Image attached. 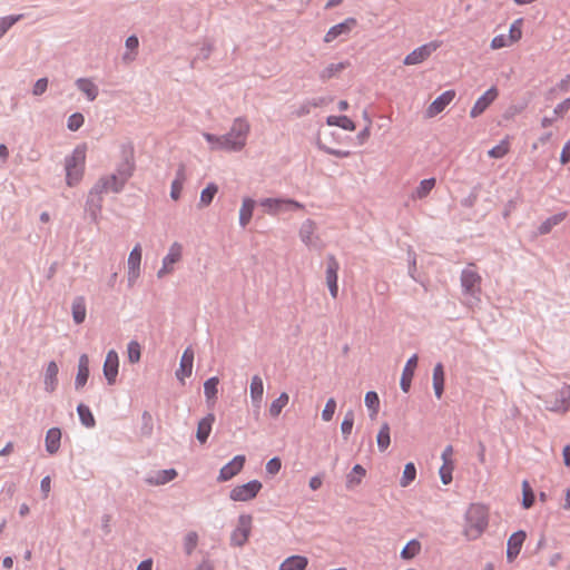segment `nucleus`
<instances>
[{
  "label": "nucleus",
  "mask_w": 570,
  "mask_h": 570,
  "mask_svg": "<svg viewBox=\"0 0 570 570\" xmlns=\"http://www.w3.org/2000/svg\"><path fill=\"white\" fill-rule=\"evenodd\" d=\"M463 304L470 308L476 307L481 302L482 277L476 272L474 264H469L460 275Z\"/></svg>",
  "instance_id": "obj_1"
},
{
  "label": "nucleus",
  "mask_w": 570,
  "mask_h": 570,
  "mask_svg": "<svg viewBox=\"0 0 570 570\" xmlns=\"http://www.w3.org/2000/svg\"><path fill=\"white\" fill-rule=\"evenodd\" d=\"M126 181H124L115 171L111 175L101 177L91 188L87 205L89 206L91 214L95 216L96 212L101 208V194L107 191L119 193L122 190Z\"/></svg>",
  "instance_id": "obj_2"
},
{
  "label": "nucleus",
  "mask_w": 570,
  "mask_h": 570,
  "mask_svg": "<svg viewBox=\"0 0 570 570\" xmlns=\"http://www.w3.org/2000/svg\"><path fill=\"white\" fill-rule=\"evenodd\" d=\"M489 524L488 510L482 504H471L465 512L463 534L468 540H476Z\"/></svg>",
  "instance_id": "obj_3"
},
{
  "label": "nucleus",
  "mask_w": 570,
  "mask_h": 570,
  "mask_svg": "<svg viewBox=\"0 0 570 570\" xmlns=\"http://www.w3.org/2000/svg\"><path fill=\"white\" fill-rule=\"evenodd\" d=\"M86 148L78 145L71 155L65 158L66 183L73 187L80 183L85 173Z\"/></svg>",
  "instance_id": "obj_4"
},
{
  "label": "nucleus",
  "mask_w": 570,
  "mask_h": 570,
  "mask_svg": "<svg viewBox=\"0 0 570 570\" xmlns=\"http://www.w3.org/2000/svg\"><path fill=\"white\" fill-rule=\"evenodd\" d=\"M546 409L551 412L566 413L570 410V385H563L554 394L543 400Z\"/></svg>",
  "instance_id": "obj_5"
},
{
  "label": "nucleus",
  "mask_w": 570,
  "mask_h": 570,
  "mask_svg": "<svg viewBox=\"0 0 570 570\" xmlns=\"http://www.w3.org/2000/svg\"><path fill=\"white\" fill-rule=\"evenodd\" d=\"M259 205L268 215H278L279 213L304 208L303 204L286 198H263L259 200Z\"/></svg>",
  "instance_id": "obj_6"
},
{
  "label": "nucleus",
  "mask_w": 570,
  "mask_h": 570,
  "mask_svg": "<svg viewBox=\"0 0 570 570\" xmlns=\"http://www.w3.org/2000/svg\"><path fill=\"white\" fill-rule=\"evenodd\" d=\"M252 531V515L240 514L238 517L237 527L230 534V544L234 547H243L247 542Z\"/></svg>",
  "instance_id": "obj_7"
},
{
  "label": "nucleus",
  "mask_w": 570,
  "mask_h": 570,
  "mask_svg": "<svg viewBox=\"0 0 570 570\" xmlns=\"http://www.w3.org/2000/svg\"><path fill=\"white\" fill-rule=\"evenodd\" d=\"M316 223L312 219H306L299 227V238L308 247L314 249H322L323 244L316 234Z\"/></svg>",
  "instance_id": "obj_8"
},
{
  "label": "nucleus",
  "mask_w": 570,
  "mask_h": 570,
  "mask_svg": "<svg viewBox=\"0 0 570 570\" xmlns=\"http://www.w3.org/2000/svg\"><path fill=\"white\" fill-rule=\"evenodd\" d=\"M262 487L263 485L259 481L252 480L245 484L235 487L230 491L229 498L233 501H240V502L249 501L258 494Z\"/></svg>",
  "instance_id": "obj_9"
},
{
  "label": "nucleus",
  "mask_w": 570,
  "mask_h": 570,
  "mask_svg": "<svg viewBox=\"0 0 570 570\" xmlns=\"http://www.w3.org/2000/svg\"><path fill=\"white\" fill-rule=\"evenodd\" d=\"M441 47L440 41H431L428 42L416 49H414L412 52H410L405 59L404 65L412 66V65H419L426 60L434 51H436Z\"/></svg>",
  "instance_id": "obj_10"
},
{
  "label": "nucleus",
  "mask_w": 570,
  "mask_h": 570,
  "mask_svg": "<svg viewBox=\"0 0 570 570\" xmlns=\"http://www.w3.org/2000/svg\"><path fill=\"white\" fill-rule=\"evenodd\" d=\"M455 90L450 89L438 96L425 109V118L431 119L440 115L454 100Z\"/></svg>",
  "instance_id": "obj_11"
},
{
  "label": "nucleus",
  "mask_w": 570,
  "mask_h": 570,
  "mask_svg": "<svg viewBox=\"0 0 570 570\" xmlns=\"http://www.w3.org/2000/svg\"><path fill=\"white\" fill-rule=\"evenodd\" d=\"M183 254V246L175 242L170 245L167 255L163 258V266L157 272V277L163 278L165 275L174 271V264L180 261Z\"/></svg>",
  "instance_id": "obj_12"
},
{
  "label": "nucleus",
  "mask_w": 570,
  "mask_h": 570,
  "mask_svg": "<svg viewBox=\"0 0 570 570\" xmlns=\"http://www.w3.org/2000/svg\"><path fill=\"white\" fill-rule=\"evenodd\" d=\"M140 264H141V246L137 244L128 256V271H127V279L128 285L131 287L138 279L140 275Z\"/></svg>",
  "instance_id": "obj_13"
},
{
  "label": "nucleus",
  "mask_w": 570,
  "mask_h": 570,
  "mask_svg": "<svg viewBox=\"0 0 570 570\" xmlns=\"http://www.w3.org/2000/svg\"><path fill=\"white\" fill-rule=\"evenodd\" d=\"M499 90L497 87H491L488 89L478 100L474 102L473 107L470 110V117L476 118L482 115L487 108L498 98Z\"/></svg>",
  "instance_id": "obj_14"
},
{
  "label": "nucleus",
  "mask_w": 570,
  "mask_h": 570,
  "mask_svg": "<svg viewBox=\"0 0 570 570\" xmlns=\"http://www.w3.org/2000/svg\"><path fill=\"white\" fill-rule=\"evenodd\" d=\"M119 368V357L115 350H110L105 358L104 363V375L109 385H114L117 380Z\"/></svg>",
  "instance_id": "obj_15"
},
{
  "label": "nucleus",
  "mask_w": 570,
  "mask_h": 570,
  "mask_svg": "<svg viewBox=\"0 0 570 570\" xmlns=\"http://www.w3.org/2000/svg\"><path fill=\"white\" fill-rule=\"evenodd\" d=\"M357 24L355 18H347L343 22L337 23L330 28L324 37V41L330 43L337 39L340 36H347Z\"/></svg>",
  "instance_id": "obj_16"
},
{
  "label": "nucleus",
  "mask_w": 570,
  "mask_h": 570,
  "mask_svg": "<svg viewBox=\"0 0 570 570\" xmlns=\"http://www.w3.org/2000/svg\"><path fill=\"white\" fill-rule=\"evenodd\" d=\"M194 350L188 346L180 358L179 368L176 371V377L184 383L186 377H189L193 373V364H194Z\"/></svg>",
  "instance_id": "obj_17"
},
{
  "label": "nucleus",
  "mask_w": 570,
  "mask_h": 570,
  "mask_svg": "<svg viewBox=\"0 0 570 570\" xmlns=\"http://www.w3.org/2000/svg\"><path fill=\"white\" fill-rule=\"evenodd\" d=\"M177 476V471L175 469H166V470H158L148 473L144 481L148 485H164L171 480H174Z\"/></svg>",
  "instance_id": "obj_18"
},
{
  "label": "nucleus",
  "mask_w": 570,
  "mask_h": 570,
  "mask_svg": "<svg viewBox=\"0 0 570 570\" xmlns=\"http://www.w3.org/2000/svg\"><path fill=\"white\" fill-rule=\"evenodd\" d=\"M525 537L527 534L523 530H519L510 535L507 543V559L509 562H512L520 553Z\"/></svg>",
  "instance_id": "obj_19"
},
{
  "label": "nucleus",
  "mask_w": 570,
  "mask_h": 570,
  "mask_svg": "<svg viewBox=\"0 0 570 570\" xmlns=\"http://www.w3.org/2000/svg\"><path fill=\"white\" fill-rule=\"evenodd\" d=\"M245 455H236L234 459L225 464L218 475L219 481H228L234 478L244 466Z\"/></svg>",
  "instance_id": "obj_20"
},
{
  "label": "nucleus",
  "mask_w": 570,
  "mask_h": 570,
  "mask_svg": "<svg viewBox=\"0 0 570 570\" xmlns=\"http://www.w3.org/2000/svg\"><path fill=\"white\" fill-rule=\"evenodd\" d=\"M249 391H250L252 404L255 409L256 414H258L259 410L262 407L263 394H264V383L259 375H254L252 377Z\"/></svg>",
  "instance_id": "obj_21"
},
{
  "label": "nucleus",
  "mask_w": 570,
  "mask_h": 570,
  "mask_svg": "<svg viewBox=\"0 0 570 570\" xmlns=\"http://www.w3.org/2000/svg\"><path fill=\"white\" fill-rule=\"evenodd\" d=\"M58 364L55 361H50L43 374V385L46 392L52 393L56 391L58 386Z\"/></svg>",
  "instance_id": "obj_22"
},
{
  "label": "nucleus",
  "mask_w": 570,
  "mask_h": 570,
  "mask_svg": "<svg viewBox=\"0 0 570 570\" xmlns=\"http://www.w3.org/2000/svg\"><path fill=\"white\" fill-rule=\"evenodd\" d=\"M89 377V357L87 354H81L78 360V371L75 380V389L81 390Z\"/></svg>",
  "instance_id": "obj_23"
},
{
  "label": "nucleus",
  "mask_w": 570,
  "mask_h": 570,
  "mask_svg": "<svg viewBox=\"0 0 570 570\" xmlns=\"http://www.w3.org/2000/svg\"><path fill=\"white\" fill-rule=\"evenodd\" d=\"M416 366H417V355L414 354L407 360V362L403 368L402 376H401L400 385H401L402 391L405 393L409 392V390L411 387V382H412V379L414 375V370Z\"/></svg>",
  "instance_id": "obj_24"
},
{
  "label": "nucleus",
  "mask_w": 570,
  "mask_h": 570,
  "mask_svg": "<svg viewBox=\"0 0 570 570\" xmlns=\"http://www.w3.org/2000/svg\"><path fill=\"white\" fill-rule=\"evenodd\" d=\"M214 422L215 415L213 413H208L198 422L196 438L202 444H204L207 441L212 432Z\"/></svg>",
  "instance_id": "obj_25"
},
{
  "label": "nucleus",
  "mask_w": 570,
  "mask_h": 570,
  "mask_svg": "<svg viewBox=\"0 0 570 570\" xmlns=\"http://www.w3.org/2000/svg\"><path fill=\"white\" fill-rule=\"evenodd\" d=\"M61 431L58 428H51L47 431L45 443L46 451L49 454H55L60 449Z\"/></svg>",
  "instance_id": "obj_26"
},
{
  "label": "nucleus",
  "mask_w": 570,
  "mask_h": 570,
  "mask_svg": "<svg viewBox=\"0 0 570 570\" xmlns=\"http://www.w3.org/2000/svg\"><path fill=\"white\" fill-rule=\"evenodd\" d=\"M72 320L76 324H81L86 320L87 307L83 296H76L71 304Z\"/></svg>",
  "instance_id": "obj_27"
},
{
  "label": "nucleus",
  "mask_w": 570,
  "mask_h": 570,
  "mask_svg": "<svg viewBox=\"0 0 570 570\" xmlns=\"http://www.w3.org/2000/svg\"><path fill=\"white\" fill-rule=\"evenodd\" d=\"M308 559L304 556H291L286 558L279 566V570H305Z\"/></svg>",
  "instance_id": "obj_28"
},
{
  "label": "nucleus",
  "mask_w": 570,
  "mask_h": 570,
  "mask_svg": "<svg viewBox=\"0 0 570 570\" xmlns=\"http://www.w3.org/2000/svg\"><path fill=\"white\" fill-rule=\"evenodd\" d=\"M255 200L249 198V197H245L243 199V203H242V206H240V209H239V225L245 228L252 217H253V212H254V208H255Z\"/></svg>",
  "instance_id": "obj_29"
},
{
  "label": "nucleus",
  "mask_w": 570,
  "mask_h": 570,
  "mask_svg": "<svg viewBox=\"0 0 570 570\" xmlns=\"http://www.w3.org/2000/svg\"><path fill=\"white\" fill-rule=\"evenodd\" d=\"M248 131H249L248 122L244 119H236L230 129L229 138L227 139V142H233V140L245 138Z\"/></svg>",
  "instance_id": "obj_30"
},
{
  "label": "nucleus",
  "mask_w": 570,
  "mask_h": 570,
  "mask_svg": "<svg viewBox=\"0 0 570 570\" xmlns=\"http://www.w3.org/2000/svg\"><path fill=\"white\" fill-rule=\"evenodd\" d=\"M433 390L435 396L441 399L444 391V368L441 363L435 364L433 368Z\"/></svg>",
  "instance_id": "obj_31"
},
{
  "label": "nucleus",
  "mask_w": 570,
  "mask_h": 570,
  "mask_svg": "<svg viewBox=\"0 0 570 570\" xmlns=\"http://www.w3.org/2000/svg\"><path fill=\"white\" fill-rule=\"evenodd\" d=\"M567 217V213L566 212H561V213H558L556 215H552L550 217H548L544 222L541 223V225L539 226L538 228V233L540 235H547L549 234L552 228L557 225H559L560 223H562L564 220V218Z\"/></svg>",
  "instance_id": "obj_32"
},
{
  "label": "nucleus",
  "mask_w": 570,
  "mask_h": 570,
  "mask_svg": "<svg viewBox=\"0 0 570 570\" xmlns=\"http://www.w3.org/2000/svg\"><path fill=\"white\" fill-rule=\"evenodd\" d=\"M76 85L78 89L87 97L88 100L92 101L97 98L98 88L90 79L79 78L76 81Z\"/></svg>",
  "instance_id": "obj_33"
},
{
  "label": "nucleus",
  "mask_w": 570,
  "mask_h": 570,
  "mask_svg": "<svg viewBox=\"0 0 570 570\" xmlns=\"http://www.w3.org/2000/svg\"><path fill=\"white\" fill-rule=\"evenodd\" d=\"M134 169L135 163L132 160V153L130 151V155H127L125 160L118 165L116 173L124 181L127 183V180L131 177Z\"/></svg>",
  "instance_id": "obj_34"
},
{
  "label": "nucleus",
  "mask_w": 570,
  "mask_h": 570,
  "mask_svg": "<svg viewBox=\"0 0 570 570\" xmlns=\"http://www.w3.org/2000/svg\"><path fill=\"white\" fill-rule=\"evenodd\" d=\"M435 186V178L423 179L412 193L413 199H422L426 197Z\"/></svg>",
  "instance_id": "obj_35"
},
{
  "label": "nucleus",
  "mask_w": 570,
  "mask_h": 570,
  "mask_svg": "<svg viewBox=\"0 0 570 570\" xmlns=\"http://www.w3.org/2000/svg\"><path fill=\"white\" fill-rule=\"evenodd\" d=\"M366 471L361 464H355L346 476V487L354 488L358 485L364 478Z\"/></svg>",
  "instance_id": "obj_36"
},
{
  "label": "nucleus",
  "mask_w": 570,
  "mask_h": 570,
  "mask_svg": "<svg viewBox=\"0 0 570 570\" xmlns=\"http://www.w3.org/2000/svg\"><path fill=\"white\" fill-rule=\"evenodd\" d=\"M376 443L381 452H384L390 446L391 435L389 423L385 422L381 425V429L376 435Z\"/></svg>",
  "instance_id": "obj_37"
},
{
  "label": "nucleus",
  "mask_w": 570,
  "mask_h": 570,
  "mask_svg": "<svg viewBox=\"0 0 570 570\" xmlns=\"http://www.w3.org/2000/svg\"><path fill=\"white\" fill-rule=\"evenodd\" d=\"M218 384H219V379L217 376L209 377L207 381H205L204 394H205L207 403H210V402L214 403L217 392H218V389H217Z\"/></svg>",
  "instance_id": "obj_38"
},
{
  "label": "nucleus",
  "mask_w": 570,
  "mask_h": 570,
  "mask_svg": "<svg viewBox=\"0 0 570 570\" xmlns=\"http://www.w3.org/2000/svg\"><path fill=\"white\" fill-rule=\"evenodd\" d=\"M288 394L286 392L281 393L279 396L271 403L268 409L269 415L272 417H277L282 410L288 404Z\"/></svg>",
  "instance_id": "obj_39"
},
{
  "label": "nucleus",
  "mask_w": 570,
  "mask_h": 570,
  "mask_svg": "<svg viewBox=\"0 0 570 570\" xmlns=\"http://www.w3.org/2000/svg\"><path fill=\"white\" fill-rule=\"evenodd\" d=\"M365 405L370 411V417L374 420L380 410V399L376 392L370 391L365 394Z\"/></svg>",
  "instance_id": "obj_40"
},
{
  "label": "nucleus",
  "mask_w": 570,
  "mask_h": 570,
  "mask_svg": "<svg viewBox=\"0 0 570 570\" xmlns=\"http://www.w3.org/2000/svg\"><path fill=\"white\" fill-rule=\"evenodd\" d=\"M77 413L81 424L88 429H91L96 425V420L90 411V409L85 404H79L77 406Z\"/></svg>",
  "instance_id": "obj_41"
},
{
  "label": "nucleus",
  "mask_w": 570,
  "mask_h": 570,
  "mask_svg": "<svg viewBox=\"0 0 570 570\" xmlns=\"http://www.w3.org/2000/svg\"><path fill=\"white\" fill-rule=\"evenodd\" d=\"M340 264L333 255L327 256L326 262V283L337 282V272Z\"/></svg>",
  "instance_id": "obj_42"
},
{
  "label": "nucleus",
  "mask_w": 570,
  "mask_h": 570,
  "mask_svg": "<svg viewBox=\"0 0 570 570\" xmlns=\"http://www.w3.org/2000/svg\"><path fill=\"white\" fill-rule=\"evenodd\" d=\"M421 551V543L413 539L406 543L401 551V558L404 560L413 559Z\"/></svg>",
  "instance_id": "obj_43"
},
{
  "label": "nucleus",
  "mask_w": 570,
  "mask_h": 570,
  "mask_svg": "<svg viewBox=\"0 0 570 570\" xmlns=\"http://www.w3.org/2000/svg\"><path fill=\"white\" fill-rule=\"evenodd\" d=\"M346 67L347 62L331 63L321 72V78L323 80L331 79L341 73Z\"/></svg>",
  "instance_id": "obj_44"
},
{
  "label": "nucleus",
  "mask_w": 570,
  "mask_h": 570,
  "mask_svg": "<svg viewBox=\"0 0 570 570\" xmlns=\"http://www.w3.org/2000/svg\"><path fill=\"white\" fill-rule=\"evenodd\" d=\"M416 469L414 463L409 462L405 464L402 478L400 479V485L406 488L411 482L415 480Z\"/></svg>",
  "instance_id": "obj_45"
},
{
  "label": "nucleus",
  "mask_w": 570,
  "mask_h": 570,
  "mask_svg": "<svg viewBox=\"0 0 570 570\" xmlns=\"http://www.w3.org/2000/svg\"><path fill=\"white\" fill-rule=\"evenodd\" d=\"M523 19L519 18L512 22L509 29V40L512 45L517 43L522 38Z\"/></svg>",
  "instance_id": "obj_46"
},
{
  "label": "nucleus",
  "mask_w": 570,
  "mask_h": 570,
  "mask_svg": "<svg viewBox=\"0 0 570 570\" xmlns=\"http://www.w3.org/2000/svg\"><path fill=\"white\" fill-rule=\"evenodd\" d=\"M327 124L331 126H338L346 130H354L353 121L346 116H330Z\"/></svg>",
  "instance_id": "obj_47"
},
{
  "label": "nucleus",
  "mask_w": 570,
  "mask_h": 570,
  "mask_svg": "<svg viewBox=\"0 0 570 570\" xmlns=\"http://www.w3.org/2000/svg\"><path fill=\"white\" fill-rule=\"evenodd\" d=\"M353 425H354V411L353 410H348L345 413L344 419H343V421L341 423V431H342V434H343L345 440L351 434V432L353 430Z\"/></svg>",
  "instance_id": "obj_48"
},
{
  "label": "nucleus",
  "mask_w": 570,
  "mask_h": 570,
  "mask_svg": "<svg viewBox=\"0 0 570 570\" xmlns=\"http://www.w3.org/2000/svg\"><path fill=\"white\" fill-rule=\"evenodd\" d=\"M127 353L130 363H138L141 357V348L139 343L137 341H130L127 345Z\"/></svg>",
  "instance_id": "obj_49"
},
{
  "label": "nucleus",
  "mask_w": 570,
  "mask_h": 570,
  "mask_svg": "<svg viewBox=\"0 0 570 570\" xmlns=\"http://www.w3.org/2000/svg\"><path fill=\"white\" fill-rule=\"evenodd\" d=\"M522 505L524 509H529L534 503V494L528 481L522 482Z\"/></svg>",
  "instance_id": "obj_50"
},
{
  "label": "nucleus",
  "mask_w": 570,
  "mask_h": 570,
  "mask_svg": "<svg viewBox=\"0 0 570 570\" xmlns=\"http://www.w3.org/2000/svg\"><path fill=\"white\" fill-rule=\"evenodd\" d=\"M22 14L7 16L0 18V38L18 21L22 19Z\"/></svg>",
  "instance_id": "obj_51"
},
{
  "label": "nucleus",
  "mask_w": 570,
  "mask_h": 570,
  "mask_svg": "<svg viewBox=\"0 0 570 570\" xmlns=\"http://www.w3.org/2000/svg\"><path fill=\"white\" fill-rule=\"evenodd\" d=\"M217 191L218 187L213 183L209 184L200 194V205L208 206L213 202Z\"/></svg>",
  "instance_id": "obj_52"
},
{
  "label": "nucleus",
  "mask_w": 570,
  "mask_h": 570,
  "mask_svg": "<svg viewBox=\"0 0 570 570\" xmlns=\"http://www.w3.org/2000/svg\"><path fill=\"white\" fill-rule=\"evenodd\" d=\"M198 543V534L194 531H190L186 534L184 539V550L187 556H190L196 549Z\"/></svg>",
  "instance_id": "obj_53"
},
{
  "label": "nucleus",
  "mask_w": 570,
  "mask_h": 570,
  "mask_svg": "<svg viewBox=\"0 0 570 570\" xmlns=\"http://www.w3.org/2000/svg\"><path fill=\"white\" fill-rule=\"evenodd\" d=\"M510 46H512V42H510L509 36L505 35L495 36L490 43V47L493 50H499Z\"/></svg>",
  "instance_id": "obj_54"
},
{
  "label": "nucleus",
  "mask_w": 570,
  "mask_h": 570,
  "mask_svg": "<svg viewBox=\"0 0 570 570\" xmlns=\"http://www.w3.org/2000/svg\"><path fill=\"white\" fill-rule=\"evenodd\" d=\"M335 410H336V402L334 399L331 397L327 400L325 407L322 411L323 421L330 422L333 419Z\"/></svg>",
  "instance_id": "obj_55"
},
{
  "label": "nucleus",
  "mask_w": 570,
  "mask_h": 570,
  "mask_svg": "<svg viewBox=\"0 0 570 570\" xmlns=\"http://www.w3.org/2000/svg\"><path fill=\"white\" fill-rule=\"evenodd\" d=\"M454 465L442 464L439 470V474L443 484H450L452 482V472Z\"/></svg>",
  "instance_id": "obj_56"
},
{
  "label": "nucleus",
  "mask_w": 570,
  "mask_h": 570,
  "mask_svg": "<svg viewBox=\"0 0 570 570\" xmlns=\"http://www.w3.org/2000/svg\"><path fill=\"white\" fill-rule=\"evenodd\" d=\"M409 256V276L415 281L420 282V279L416 277V254L410 249L407 253Z\"/></svg>",
  "instance_id": "obj_57"
},
{
  "label": "nucleus",
  "mask_w": 570,
  "mask_h": 570,
  "mask_svg": "<svg viewBox=\"0 0 570 570\" xmlns=\"http://www.w3.org/2000/svg\"><path fill=\"white\" fill-rule=\"evenodd\" d=\"M317 147L321 151H324L338 158L347 157L351 154L348 150L335 149L330 147L328 145H317Z\"/></svg>",
  "instance_id": "obj_58"
},
{
  "label": "nucleus",
  "mask_w": 570,
  "mask_h": 570,
  "mask_svg": "<svg viewBox=\"0 0 570 570\" xmlns=\"http://www.w3.org/2000/svg\"><path fill=\"white\" fill-rule=\"evenodd\" d=\"M83 124V116L79 112L71 115L68 119V128L72 131L78 130Z\"/></svg>",
  "instance_id": "obj_59"
},
{
  "label": "nucleus",
  "mask_w": 570,
  "mask_h": 570,
  "mask_svg": "<svg viewBox=\"0 0 570 570\" xmlns=\"http://www.w3.org/2000/svg\"><path fill=\"white\" fill-rule=\"evenodd\" d=\"M570 110V98L558 104L553 110L556 118H562Z\"/></svg>",
  "instance_id": "obj_60"
},
{
  "label": "nucleus",
  "mask_w": 570,
  "mask_h": 570,
  "mask_svg": "<svg viewBox=\"0 0 570 570\" xmlns=\"http://www.w3.org/2000/svg\"><path fill=\"white\" fill-rule=\"evenodd\" d=\"M508 151L509 145H494V147L488 151V155L493 158H502Z\"/></svg>",
  "instance_id": "obj_61"
},
{
  "label": "nucleus",
  "mask_w": 570,
  "mask_h": 570,
  "mask_svg": "<svg viewBox=\"0 0 570 570\" xmlns=\"http://www.w3.org/2000/svg\"><path fill=\"white\" fill-rule=\"evenodd\" d=\"M141 432H142L144 435H147V436H150L151 432H153L151 415L147 411H145L142 413V428H141Z\"/></svg>",
  "instance_id": "obj_62"
},
{
  "label": "nucleus",
  "mask_w": 570,
  "mask_h": 570,
  "mask_svg": "<svg viewBox=\"0 0 570 570\" xmlns=\"http://www.w3.org/2000/svg\"><path fill=\"white\" fill-rule=\"evenodd\" d=\"M281 468H282V462H281V460H279L278 458H276V456H275V458H273V459H271V460L266 463V471H267V473H268V474H272V475H274V474L278 473V472H279V470H281Z\"/></svg>",
  "instance_id": "obj_63"
},
{
  "label": "nucleus",
  "mask_w": 570,
  "mask_h": 570,
  "mask_svg": "<svg viewBox=\"0 0 570 570\" xmlns=\"http://www.w3.org/2000/svg\"><path fill=\"white\" fill-rule=\"evenodd\" d=\"M47 87H48V79L41 78V79L37 80V82L35 83L32 92L36 96L42 95L47 90Z\"/></svg>",
  "instance_id": "obj_64"
}]
</instances>
